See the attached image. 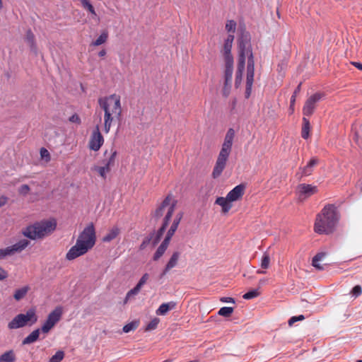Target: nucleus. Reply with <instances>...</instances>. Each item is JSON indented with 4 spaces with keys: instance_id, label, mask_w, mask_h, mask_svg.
Listing matches in <instances>:
<instances>
[{
    "instance_id": "nucleus-30",
    "label": "nucleus",
    "mask_w": 362,
    "mask_h": 362,
    "mask_svg": "<svg viewBox=\"0 0 362 362\" xmlns=\"http://www.w3.org/2000/svg\"><path fill=\"white\" fill-rule=\"evenodd\" d=\"M16 355L13 350H9L0 356V362H15Z\"/></svg>"
},
{
    "instance_id": "nucleus-51",
    "label": "nucleus",
    "mask_w": 362,
    "mask_h": 362,
    "mask_svg": "<svg viewBox=\"0 0 362 362\" xmlns=\"http://www.w3.org/2000/svg\"><path fill=\"white\" fill-rule=\"evenodd\" d=\"M40 156L42 158H46V159L50 158V155H49V151L45 148H41Z\"/></svg>"
},
{
    "instance_id": "nucleus-58",
    "label": "nucleus",
    "mask_w": 362,
    "mask_h": 362,
    "mask_svg": "<svg viewBox=\"0 0 362 362\" xmlns=\"http://www.w3.org/2000/svg\"><path fill=\"white\" fill-rule=\"evenodd\" d=\"M300 87H301V83H300L296 88V89L294 90V92L293 93V95H295L296 96L297 95V94L300 91Z\"/></svg>"
},
{
    "instance_id": "nucleus-56",
    "label": "nucleus",
    "mask_w": 362,
    "mask_h": 362,
    "mask_svg": "<svg viewBox=\"0 0 362 362\" xmlns=\"http://www.w3.org/2000/svg\"><path fill=\"white\" fill-rule=\"evenodd\" d=\"M351 64L353 66H354L356 68H357L358 69L362 71V64L361 63L357 62H351Z\"/></svg>"
},
{
    "instance_id": "nucleus-6",
    "label": "nucleus",
    "mask_w": 362,
    "mask_h": 362,
    "mask_svg": "<svg viewBox=\"0 0 362 362\" xmlns=\"http://www.w3.org/2000/svg\"><path fill=\"white\" fill-rule=\"evenodd\" d=\"M37 321V316L34 308L29 309L25 314L21 313L13 318L8 323L9 329H16L25 327L26 325H33Z\"/></svg>"
},
{
    "instance_id": "nucleus-16",
    "label": "nucleus",
    "mask_w": 362,
    "mask_h": 362,
    "mask_svg": "<svg viewBox=\"0 0 362 362\" xmlns=\"http://www.w3.org/2000/svg\"><path fill=\"white\" fill-rule=\"evenodd\" d=\"M245 186L242 184L235 186L228 194V199L231 202H235L240 199L244 194Z\"/></svg>"
},
{
    "instance_id": "nucleus-34",
    "label": "nucleus",
    "mask_w": 362,
    "mask_h": 362,
    "mask_svg": "<svg viewBox=\"0 0 362 362\" xmlns=\"http://www.w3.org/2000/svg\"><path fill=\"white\" fill-rule=\"evenodd\" d=\"M28 286H23L21 288L17 289L13 295L14 298L16 300H20L22 298L25 297L26 293H28Z\"/></svg>"
},
{
    "instance_id": "nucleus-15",
    "label": "nucleus",
    "mask_w": 362,
    "mask_h": 362,
    "mask_svg": "<svg viewBox=\"0 0 362 362\" xmlns=\"http://www.w3.org/2000/svg\"><path fill=\"white\" fill-rule=\"evenodd\" d=\"M148 278L149 274L148 273H145L142 275L136 285L127 293L124 303H127L132 296H134L139 293L141 287L146 283Z\"/></svg>"
},
{
    "instance_id": "nucleus-35",
    "label": "nucleus",
    "mask_w": 362,
    "mask_h": 362,
    "mask_svg": "<svg viewBox=\"0 0 362 362\" xmlns=\"http://www.w3.org/2000/svg\"><path fill=\"white\" fill-rule=\"evenodd\" d=\"M259 295V289L255 288L246 292L243 298L245 300H250L257 297Z\"/></svg>"
},
{
    "instance_id": "nucleus-23",
    "label": "nucleus",
    "mask_w": 362,
    "mask_h": 362,
    "mask_svg": "<svg viewBox=\"0 0 362 362\" xmlns=\"http://www.w3.org/2000/svg\"><path fill=\"white\" fill-rule=\"evenodd\" d=\"M215 204L221 206L223 213L228 212L232 207L231 202L228 199L227 196L226 197H217Z\"/></svg>"
},
{
    "instance_id": "nucleus-18",
    "label": "nucleus",
    "mask_w": 362,
    "mask_h": 362,
    "mask_svg": "<svg viewBox=\"0 0 362 362\" xmlns=\"http://www.w3.org/2000/svg\"><path fill=\"white\" fill-rule=\"evenodd\" d=\"M180 255V253L177 251L173 253L163 272L160 274V278L163 277L171 269L177 265Z\"/></svg>"
},
{
    "instance_id": "nucleus-54",
    "label": "nucleus",
    "mask_w": 362,
    "mask_h": 362,
    "mask_svg": "<svg viewBox=\"0 0 362 362\" xmlns=\"http://www.w3.org/2000/svg\"><path fill=\"white\" fill-rule=\"evenodd\" d=\"M179 224H180V223H179L178 220H173L170 228L173 229L176 231L178 228Z\"/></svg>"
},
{
    "instance_id": "nucleus-10",
    "label": "nucleus",
    "mask_w": 362,
    "mask_h": 362,
    "mask_svg": "<svg viewBox=\"0 0 362 362\" xmlns=\"http://www.w3.org/2000/svg\"><path fill=\"white\" fill-rule=\"evenodd\" d=\"M323 94L320 93H315L309 97L303 107V113L304 117H310L314 112L315 104L321 100Z\"/></svg>"
},
{
    "instance_id": "nucleus-33",
    "label": "nucleus",
    "mask_w": 362,
    "mask_h": 362,
    "mask_svg": "<svg viewBox=\"0 0 362 362\" xmlns=\"http://www.w3.org/2000/svg\"><path fill=\"white\" fill-rule=\"evenodd\" d=\"M116 156L117 151L112 149L109 158L103 160V163L111 169V167L115 165Z\"/></svg>"
},
{
    "instance_id": "nucleus-48",
    "label": "nucleus",
    "mask_w": 362,
    "mask_h": 362,
    "mask_svg": "<svg viewBox=\"0 0 362 362\" xmlns=\"http://www.w3.org/2000/svg\"><path fill=\"white\" fill-rule=\"evenodd\" d=\"M30 187L28 185H22L19 189L18 192L22 195H27L30 191Z\"/></svg>"
},
{
    "instance_id": "nucleus-1",
    "label": "nucleus",
    "mask_w": 362,
    "mask_h": 362,
    "mask_svg": "<svg viewBox=\"0 0 362 362\" xmlns=\"http://www.w3.org/2000/svg\"><path fill=\"white\" fill-rule=\"evenodd\" d=\"M95 230L93 224L88 225L79 234L76 244L72 246L66 255L68 260H73L86 254L95 243Z\"/></svg>"
},
{
    "instance_id": "nucleus-2",
    "label": "nucleus",
    "mask_w": 362,
    "mask_h": 362,
    "mask_svg": "<svg viewBox=\"0 0 362 362\" xmlns=\"http://www.w3.org/2000/svg\"><path fill=\"white\" fill-rule=\"evenodd\" d=\"M98 103L104 111V132L107 134L115 119L121 120L120 98L115 94L111 95L108 98H100Z\"/></svg>"
},
{
    "instance_id": "nucleus-50",
    "label": "nucleus",
    "mask_w": 362,
    "mask_h": 362,
    "mask_svg": "<svg viewBox=\"0 0 362 362\" xmlns=\"http://www.w3.org/2000/svg\"><path fill=\"white\" fill-rule=\"evenodd\" d=\"M175 230L169 228L163 240L167 242L168 243H170V240H171L172 237L173 236V235L175 234Z\"/></svg>"
},
{
    "instance_id": "nucleus-37",
    "label": "nucleus",
    "mask_w": 362,
    "mask_h": 362,
    "mask_svg": "<svg viewBox=\"0 0 362 362\" xmlns=\"http://www.w3.org/2000/svg\"><path fill=\"white\" fill-rule=\"evenodd\" d=\"M233 310L232 307H222L219 309L218 314L223 317H228L233 313Z\"/></svg>"
},
{
    "instance_id": "nucleus-20",
    "label": "nucleus",
    "mask_w": 362,
    "mask_h": 362,
    "mask_svg": "<svg viewBox=\"0 0 362 362\" xmlns=\"http://www.w3.org/2000/svg\"><path fill=\"white\" fill-rule=\"evenodd\" d=\"M255 60L253 54L247 57L246 81L254 82Z\"/></svg>"
},
{
    "instance_id": "nucleus-11",
    "label": "nucleus",
    "mask_w": 362,
    "mask_h": 362,
    "mask_svg": "<svg viewBox=\"0 0 362 362\" xmlns=\"http://www.w3.org/2000/svg\"><path fill=\"white\" fill-rule=\"evenodd\" d=\"M30 244V241L26 239H21L15 244L3 248L5 257L13 255L15 253L21 252Z\"/></svg>"
},
{
    "instance_id": "nucleus-63",
    "label": "nucleus",
    "mask_w": 362,
    "mask_h": 362,
    "mask_svg": "<svg viewBox=\"0 0 362 362\" xmlns=\"http://www.w3.org/2000/svg\"><path fill=\"white\" fill-rule=\"evenodd\" d=\"M257 274H265V273H266V272H265V271H264V270L258 269V270L257 271Z\"/></svg>"
},
{
    "instance_id": "nucleus-12",
    "label": "nucleus",
    "mask_w": 362,
    "mask_h": 362,
    "mask_svg": "<svg viewBox=\"0 0 362 362\" xmlns=\"http://www.w3.org/2000/svg\"><path fill=\"white\" fill-rule=\"evenodd\" d=\"M103 143L104 138L100 132L99 127L96 126L90 139L89 148L94 151H98L103 146Z\"/></svg>"
},
{
    "instance_id": "nucleus-55",
    "label": "nucleus",
    "mask_w": 362,
    "mask_h": 362,
    "mask_svg": "<svg viewBox=\"0 0 362 362\" xmlns=\"http://www.w3.org/2000/svg\"><path fill=\"white\" fill-rule=\"evenodd\" d=\"M8 201V197L6 196L0 197V208L6 205Z\"/></svg>"
},
{
    "instance_id": "nucleus-28",
    "label": "nucleus",
    "mask_w": 362,
    "mask_h": 362,
    "mask_svg": "<svg viewBox=\"0 0 362 362\" xmlns=\"http://www.w3.org/2000/svg\"><path fill=\"white\" fill-rule=\"evenodd\" d=\"M168 245H169V243H168L167 242L163 240V242L158 246V247L157 248L156 252L154 253V255L153 256V259L154 261L158 260L163 256V255L165 253V252L166 251Z\"/></svg>"
},
{
    "instance_id": "nucleus-9",
    "label": "nucleus",
    "mask_w": 362,
    "mask_h": 362,
    "mask_svg": "<svg viewBox=\"0 0 362 362\" xmlns=\"http://www.w3.org/2000/svg\"><path fill=\"white\" fill-rule=\"evenodd\" d=\"M62 315V308H56L48 315L47 320L40 329V331L43 333H48L50 329L60 320Z\"/></svg>"
},
{
    "instance_id": "nucleus-26",
    "label": "nucleus",
    "mask_w": 362,
    "mask_h": 362,
    "mask_svg": "<svg viewBox=\"0 0 362 362\" xmlns=\"http://www.w3.org/2000/svg\"><path fill=\"white\" fill-rule=\"evenodd\" d=\"M40 329L37 328L33 330L30 334L23 339L22 344L23 345L30 344L36 341L39 339Z\"/></svg>"
},
{
    "instance_id": "nucleus-45",
    "label": "nucleus",
    "mask_w": 362,
    "mask_h": 362,
    "mask_svg": "<svg viewBox=\"0 0 362 362\" xmlns=\"http://www.w3.org/2000/svg\"><path fill=\"white\" fill-rule=\"evenodd\" d=\"M305 319V316L303 315H299L297 316H293L288 320L289 326H292L295 322L298 321H301Z\"/></svg>"
},
{
    "instance_id": "nucleus-32",
    "label": "nucleus",
    "mask_w": 362,
    "mask_h": 362,
    "mask_svg": "<svg viewBox=\"0 0 362 362\" xmlns=\"http://www.w3.org/2000/svg\"><path fill=\"white\" fill-rule=\"evenodd\" d=\"M108 38V33L106 31H103L100 36L95 40L93 41L90 44V46H99L103 43H105Z\"/></svg>"
},
{
    "instance_id": "nucleus-3",
    "label": "nucleus",
    "mask_w": 362,
    "mask_h": 362,
    "mask_svg": "<svg viewBox=\"0 0 362 362\" xmlns=\"http://www.w3.org/2000/svg\"><path fill=\"white\" fill-rule=\"evenodd\" d=\"M339 221L337 209L333 204L326 205L317 216L315 231L318 234H329L333 232Z\"/></svg>"
},
{
    "instance_id": "nucleus-17",
    "label": "nucleus",
    "mask_w": 362,
    "mask_h": 362,
    "mask_svg": "<svg viewBox=\"0 0 362 362\" xmlns=\"http://www.w3.org/2000/svg\"><path fill=\"white\" fill-rule=\"evenodd\" d=\"M233 40H234L233 34H228L227 38L224 41L223 56H224L225 60H227L228 58H229L230 59H233V56L231 54V49H232Z\"/></svg>"
},
{
    "instance_id": "nucleus-21",
    "label": "nucleus",
    "mask_w": 362,
    "mask_h": 362,
    "mask_svg": "<svg viewBox=\"0 0 362 362\" xmlns=\"http://www.w3.org/2000/svg\"><path fill=\"white\" fill-rule=\"evenodd\" d=\"M318 163H319V160L317 158H315V157L312 158L305 167L300 168V170H301L300 176L306 177V176H309L310 175H311V173L313 171V168L317 164H318Z\"/></svg>"
},
{
    "instance_id": "nucleus-40",
    "label": "nucleus",
    "mask_w": 362,
    "mask_h": 362,
    "mask_svg": "<svg viewBox=\"0 0 362 362\" xmlns=\"http://www.w3.org/2000/svg\"><path fill=\"white\" fill-rule=\"evenodd\" d=\"M270 257L269 255L265 252H264L261 259V267L264 269H267L269 267Z\"/></svg>"
},
{
    "instance_id": "nucleus-44",
    "label": "nucleus",
    "mask_w": 362,
    "mask_h": 362,
    "mask_svg": "<svg viewBox=\"0 0 362 362\" xmlns=\"http://www.w3.org/2000/svg\"><path fill=\"white\" fill-rule=\"evenodd\" d=\"M236 28V22L233 20H228L226 24V30L228 33H235Z\"/></svg>"
},
{
    "instance_id": "nucleus-14",
    "label": "nucleus",
    "mask_w": 362,
    "mask_h": 362,
    "mask_svg": "<svg viewBox=\"0 0 362 362\" xmlns=\"http://www.w3.org/2000/svg\"><path fill=\"white\" fill-rule=\"evenodd\" d=\"M299 198L304 199L311 195L315 194L317 192L316 186H313L309 184H300L297 187Z\"/></svg>"
},
{
    "instance_id": "nucleus-22",
    "label": "nucleus",
    "mask_w": 362,
    "mask_h": 362,
    "mask_svg": "<svg viewBox=\"0 0 362 362\" xmlns=\"http://www.w3.org/2000/svg\"><path fill=\"white\" fill-rule=\"evenodd\" d=\"M25 40L30 47V51L35 54H37V47L35 42V35L30 29L28 30L26 32Z\"/></svg>"
},
{
    "instance_id": "nucleus-5",
    "label": "nucleus",
    "mask_w": 362,
    "mask_h": 362,
    "mask_svg": "<svg viewBox=\"0 0 362 362\" xmlns=\"http://www.w3.org/2000/svg\"><path fill=\"white\" fill-rule=\"evenodd\" d=\"M56 227L57 221L54 218L42 220L23 228L22 234L30 240H36L50 234Z\"/></svg>"
},
{
    "instance_id": "nucleus-42",
    "label": "nucleus",
    "mask_w": 362,
    "mask_h": 362,
    "mask_svg": "<svg viewBox=\"0 0 362 362\" xmlns=\"http://www.w3.org/2000/svg\"><path fill=\"white\" fill-rule=\"evenodd\" d=\"M138 325H139L138 322L133 321V322H131L125 325L123 327L122 330L124 333H128L131 331L135 330L137 328Z\"/></svg>"
},
{
    "instance_id": "nucleus-46",
    "label": "nucleus",
    "mask_w": 362,
    "mask_h": 362,
    "mask_svg": "<svg viewBox=\"0 0 362 362\" xmlns=\"http://www.w3.org/2000/svg\"><path fill=\"white\" fill-rule=\"evenodd\" d=\"M252 85H253V82L246 81L245 92V96L246 98H249L251 95Z\"/></svg>"
},
{
    "instance_id": "nucleus-39",
    "label": "nucleus",
    "mask_w": 362,
    "mask_h": 362,
    "mask_svg": "<svg viewBox=\"0 0 362 362\" xmlns=\"http://www.w3.org/2000/svg\"><path fill=\"white\" fill-rule=\"evenodd\" d=\"M64 357V352L62 350H59L49 358V362H61Z\"/></svg>"
},
{
    "instance_id": "nucleus-43",
    "label": "nucleus",
    "mask_w": 362,
    "mask_h": 362,
    "mask_svg": "<svg viewBox=\"0 0 362 362\" xmlns=\"http://www.w3.org/2000/svg\"><path fill=\"white\" fill-rule=\"evenodd\" d=\"M153 235H154V233H151L148 236L144 238V239L143 240L142 243L140 245V247H139L140 250L145 249L148 245V244L150 243L151 241L153 243Z\"/></svg>"
},
{
    "instance_id": "nucleus-61",
    "label": "nucleus",
    "mask_w": 362,
    "mask_h": 362,
    "mask_svg": "<svg viewBox=\"0 0 362 362\" xmlns=\"http://www.w3.org/2000/svg\"><path fill=\"white\" fill-rule=\"evenodd\" d=\"M267 279H264V278L261 279L259 281V286H262V285L265 284L267 283Z\"/></svg>"
},
{
    "instance_id": "nucleus-57",
    "label": "nucleus",
    "mask_w": 362,
    "mask_h": 362,
    "mask_svg": "<svg viewBox=\"0 0 362 362\" xmlns=\"http://www.w3.org/2000/svg\"><path fill=\"white\" fill-rule=\"evenodd\" d=\"M296 96L295 95H292L290 100V107L293 108V106L295 104Z\"/></svg>"
},
{
    "instance_id": "nucleus-4",
    "label": "nucleus",
    "mask_w": 362,
    "mask_h": 362,
    "mask_svg": "<svg viewBox=\"0 0 362 362\" xmlns=\"http://www.w3.org/2000/svg\"><path fill=\"white\" fill-rule=\"evenodd\" d=\"M235 134V130L233 128H229L226 132L224 141L212 172V177L215 179L218 178L221 175L226 168L227 160L232 149Z\"/></svg>"
},
{
    "instance_id": "nucleus-19",
    "label": "nucleus",
    "mask_w": 362,
    "mask_h": 362,
    "mask_svg": "<svg viewBox=\"0 0 362 362\" xmlns=\"http://www.w3.org/2000/svg\"><path fill=\"white\" fill-rule=\"evenodd\" d=\"M172 199V194H168L163 200V202H161V204H160V206H158V207L156 209L155 212H154V217L158 219L159 218H160L163 215V212H164V209L168 206V208L170 207V206L173 204L170 203V201Z\"/></svg>"
},
{
    "instance_id": "nucleus-53",
    "label": "nucleus",
    "mask_w": 362,
    "mask_h": 362,
    "mask_svg": "<svg viewBox=\"0 0 362 362\" xmlns=\"http://www.w3.org/2000/svg\"><path fill=\"white\" fill-rule=\"evenodd\" d=\"M220 300L222 302V303H235V299L233 298H231V297H221L220 298Z\"/></svg>"
},
{
    "instance_id": "nucleus-25",
    "label": "nucleus",
    "mask_w": 362,
    "mask_h": 362,
    "mask_svg": "<svg viewBox=\"0 0 362 362\" xmlns=\"http://www.w3.org/2000/svg\"><path fill=\"white\" fill-rule=\"evenodd\" d=\"M245 66V62H243V61L239 62L238 63V68L235 73V85L236 87H238L239 85L241 83L242 81V77H243V73L244 71Z\"/></svg>"
},
{
    "instance_id": "nucleus-49",
    "label": "nucleus",
    "mask_w": 362,
    "mask_h": 362,
    "mask_svg": "<svg viewBox=\"0 0 362 362\" xmlns=\"http://www.w3.org/2000/svg\"><path fill=\"white\" fill-rule=\"evenodd\" d=\"M69 121L70 122L75 123L77 124H80L81 123V119L80 117L76 113H74V115H72L69 118Z\"/></svg>"
},
{
    "instance_id": "nucleus-62",
    "label": "nucleus",
    "mask_w": 362,
    "mask_h": 362,
    "mask_svg": "<svg viewBox=\"0 0 362 362\" xmlns=\"http://www.w3.org/2000/svg\"><path fill=\"white\" fill-rule=\"evenodd\" d=\"M5 258L3 249H0V259Z\"/></svg>"
},
{
    "instance_id": "nucleus-38",
    "label": "nucleus",
    "mask_w": 362,
    "mask_h": 362,
    "mask_svg": "<svg viewBox=\"0 0 362 362\" xmlns=\"http://www.w3.org/2000/svg\"><path fill=\"white\" fill-rule=\"evenodd\" d=\"M80 1H81V4L82 6L85 9L88 11L91 14H93L94 16H96V13H95V11L94 9V7L90 4L89 0H80Z\"/></svg>"
},
{
    "instance_id": "nucleus-59",
    "label": "nucleus",
    "mask_w": 362,
    "mask_h": 362,
    "mask_svg": "<svg viewBox=\"0 0 362 362\" xmlns=\"http://www.w3.org/2000/svg\"><path fill=\"white\" fill-rule=\"evenodd\" d=\"M106 54H107L106 49H103L98 52V56L100 57H103L105 56Z\"/></svg>"
},
{
    "instance_id": "nucleus-52",
    "label": "nucleus",
    "mask_w": 362,
    "mask_h": 362,
    "mask_svg": "<svg viewBox=\"0 0 362 362\" xmlns=\"http://www.w3.org/2000/svg\"><path fill=\"white\" fill-rule=\"evenodd\" d=\"M8 277V272L0 267V281H3Z\"/></svg>"
},
{
    "instance_id": "nucleus-8",
    "label": "nucleus",
    "mask_w": 362,
    "mask_h": 362,
    "mask_svg": "<svg viewBox=\"0 0 362 362\" xmlns=\"http://www.w3.org/2000/svg\"><path fill=\"white\" fill-rule=\"evenodd\" d=\"M177 204V201L173 200V204L170 206V207L168 209V211L163 218L162 226L160 227V228L156 231H153L154 235L153 236V245H156L160 240L162 236L164 234V232L166 230V228L170 223V221L172 218V216L174 213L175 206Z\"/></svg>"
},
{
    "instance_id": "nucleus-36",
    "label": "nucleus",
    "mask_w": 362,
    "mask_h": 362,
    "mask_svg": "<svg viewBox=\"0 0 362 362\" xmlns=\"http://www.w3.org/2000/svg\"><path fill=\"white\" fill-rule=\"evenodd\" d=\"M94 170L104 179L106 178V173L110 171V168L105 164L103 166H95Z\"/></svg>"
},
{
    "instance_id": "nucleus-13",
    "label": "nucleus",
    "mask_w": 362,
    "mask_h": 362,
    "mask_svg": "<svg viewBox=\"0 0 362 362\" xmlns=\"http://www.w3.org/2000/svg\"><path fill=\"white\" fill-rule=\"evenodd\" d=\"M225 72H224V90L223 94L226 96L228 93H226L227 89H230L231 87L232 76L233 71V59L228 58L225 60Z\"/></svg>"
},
{
    "instance_id": "nucleus-41",
    "label": "nucleus",
    "mask_w": 362,
    "mask_h": 362,
    "mask_svg": "<svg viewBox=\"0 0 362 362\" xmlns=\"http://www.w3.org/2000/svg\"><path fill=\"white\" fill-rule=\"evenodd\" d=\"M159 322H160L159 318L154 317L148 323V325H146V327L145 328V330L146 331H151V330L156 329L158 327Z\"/></svg>"
},
{
    "instance_id": "nucleus-27",
    "label": "nucleus",
    "mask_w": 362,
    "mask_h": 362,
    "mask_svg": "<svg viewBox=\"0 0 362 362\" xmlns=\"http://www.w3.org/2000/svg\"><path fill=\"white\" fill-rule=\"evenodd\" d=\"M326 256V253L321 252L317 253L312 259V266L314 267L317 270L322 271L324 269V267L322 266L319 262L323 259Z\"/></svg>"
},
{
    "instance_id": "nucleus-31",
    "label": "nucleus",
    "mask_w": 362,
    "mask_h": 362,
    "mask_svg": "<svg viewBox=\"0 0 362 362\" xmlns=\"http://www.w3.org/2000/svg\"><path fill=\"white\" fill-rule=\"evenodd\" d=\"M303 125L301 131V136L304 139H307L309 137V132L310 129V121L305 117L303 118Z\"/></svg>"
},
{
    "instance_id": "nucleus-60",
    "label": "nucleus",
    "mask_w": 362,
    "mask_h": 362,
    "mask_svg": "<svg viewBox=\"0 0 362 362\" xmlns=\"http://www.w3.org/2000/svg\"><path fill=\"white\" fill-rule=\"evenodd\" d=\"M182 214L181 213H179L176 215L175 218H174V220H178L179 221V223H180V221L182 219Z\"/></svg>"
},
{
    "instance_id": "nucleus-29",
    "label": "nucleus",
    "mask_w": 362,
    "mask_h": 362,
    "mask_svg": "<svg viewBox=\"0 0 362 362\" xmlns=\"http://www.w3.org/2000/svg\"><path fill=\"white\" fill-rule=\"evenodd\" d=\"M119 233V229L117 226L112 227L108 233L103 238V241L105 243L110 242L117 238Z\"/></svg>"
},
{
    "instance_id": "nucleus-7",
    "label": "nucleus",
    "mask_w": 362,
    "mask_h": 362,
    "mask_svg": "<svg viewBox=\"0 0 362 362\" xmlns=\"http://www.w3.org/2000/svg\"><path fill=\"white\" fill-rule=\"evenodd\" d=\"M249 33H243L238 38L239 56L238 61L245 62L246 57L253 54Z\"/></svg>"
},
{
    "instance_id": "nucleus-24",
    "label": "nucleus",
    "mask_w": 362,
    "mask_h": 362,
    "mask_svg": "<svg viewBox=\"0 0 362 362\" xmlns=\"http://www.w3.org/2000/svg\"><path fill=\"white\" fill-rule=\"evenodd\" d=\"M176 303L173 301H170L168 303H162L159 308L156 310V314L158 315H165L169 310H173L175 308Z\"/></svg>"
},
{
    "instance_id": "nucleus-47",
    "label": "nucleus",
    "mask_w": 362,
    "mask_h": 362,
    "mask_svg": "<svg viewBox=\"0 0 362 362\" xmlns=\"http://www.w3.org/2000/svg\"><path fill=\"white\" fill-rule=\"evenodd\" d=\"M351 293L355 297L359 296L362 293V288L359 285H356L351 289Z\"/></svg>"
},
{
    "instance_id": "nucleus-64",
    "label": "nucleus",
    "mask_w": 362,
    "mask_h": 362,
    "mask_svg": "<svg viewBox=\"0 0 362 362\" xmlns=\"http://www.w3.org/2000/svg\"><path fill=\"white\" fill-rule=\"evenodd\" d=\"M357 362H362V361L361 360H358Z\"/></svg>"
}]
</instances>
